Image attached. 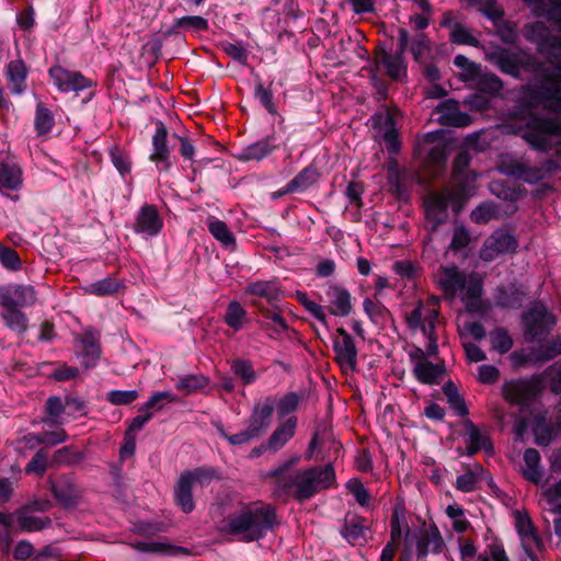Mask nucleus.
I'll list each match as a JSON object with an SVG mask.
<instances>
[{
  "label": "nucleus",
  "instance_id": "nucleus-1",
  "mask_svg": "<svg viewBox=\"0 0 561 561\" xmlns=\"http://www.w3.org/2000/svg\"><path fill=\"white\" fill-rule=\"evenodd\" d=\"M535 16L549 21L558 32L551 34L542 21L524 25L523 35L537 51L561 58V0H522ZM486 59L503 73L520 79L523 72L534 75V82L520 90L522 101L528 107H543L557 115L531 113L524 125L511 126L533 150L561 159V60H539L531 53L496 46L485 53Z\"/></svg>",
  "mask_w": 561,
  "mask_h": 561
},
{
  "label": "nucleus",
  "instance_id": "nucleus-33",
  "mask_svg": "<svg viewBox=\"0 0 561 561\" xmlns=\"http://www.w3.org/2000/svg\"><path fill=\"white\" fill-rule=\"evenodd\" d=\"M465 427V442L467 444L468 455H473L481 449L488 448L490 445L488 437L484 436L471 421L467 420Z\"/></svg>",
  "mask_w": 561,
  "mask_h": 561
},
{
  "label": "nucleus",
  "instance_id": "nucleus-52",
  "mask_svg": "<svg viewBox=\"0 0 561 561\" xmlns=\"http://www.w3.org/2000/svg\"><path fill=\"white\" fill-rule=\"evenodd\" d=\"M492 351H511L513 340L503 328H496L490 333Z\"/></svg>",
  "mask_w": 561,
  "mask_h": 561
},
{
  "label": "nucleus",
  "instance_id": "nucleus-35",
  "mask_svg": "<svg viewBox=\"0 0 561 561\" xmlns=\"http://www.w3.org/2000/svg\"><path fill=\"white\" fill-rule=\"evenodd\" d=\"M318 171L314 167L309 165L301 170L291 181L286 184L285 192H302L311 186L318 179Z\"/></svg>",
  "mask_w": 561,
  "mask_h": 561
},
{
  "label": "nucleus",
  "instance_id": "nucleus-53",
  "mask_svg": "<svg viewBox=\"0 0 561 561\" xmlns=\"http://www.w3.org/2000/svg\"><path fill=\"white\" fill-rule=\"evenodd\" d=\"M83 455L72 446H66L54 454V460L60 465H76L83 460Z\"/></svg>",
  "mask_w": 561,
  "mask_h": 561
},
{
  "label": "nucleus",
  "instance_id": "nucleus-2",
  "mask_svg": "<svg viewBox=\"0 0 561 561\" xmlns=\"http://www.w3.org/2000/svg\"><path fill=\"white\" fill-rule=\"evenodd\" d=\"M298 460V457H293L266 474L274 480L277 496L291 497L302 503L335 484V470L331 463L290 470Z\"/></svg>",
  "mask_w": 561,
  "mask_h": 561
},
{
  "label": "nucleus",
  "instance_id": "nucleus-22",
  "mask_svg": "<svg viewBox=\"0 0 561 561\" xmlns=\"http://www.w3.org/2000/svg\"><path fill=\"white\" fill-rule=\"evenodd\" d=\"M444 547L443 537L437 527L424 529L415 536L417 558H425L430 552L439 553Z\"/></svg>",
  "mask_w": 561,
  "mask_h": 561
},
{
  "label": "nucleus",
  "instance_id": "nucleus-16",
  "mask_svg": "<svg viewBox=\"0 0 561 561\" xmlns=\"http://www.w3.org/2000/svg\"><path fill=\"white\" fill-rule=\"evenodd\" d=\"M163 228V219L154 205L145 204L135 216L134 232L144 239L157 237Z\"/></svg>",
  "mask_w": 561,
  "mask_h": 561
},
{
  "label": "nucleus",
  "instance_id": "nucleus-34",
  "mask_svg": "<svg viewBox=\"0 0 561 561\" xmlns=\"http://www.w3.org/2000/svg\"><path fill=\"white\" fill-rule=\"evenodd\" d=\"M366 520L358 516L346 518L344 526L341 530L342 536L351 543H356L365 539L368 529Z\"/></svg>",
  "mask_w": 561,
  "mask_h": 561
},
{
  "label": "nucleus",
  "instance_id": "nucleus-20",
  "mask_svg": "<svg viewBox=\"0 0 561 561\" xmlns=\"http://www.w3.org/2000/svg\"><path fill=\"white\" fill-rule=\"evenodd\" d=\"M150 160L156 163L160 171H168L171 165V149L168 145V130L162 122L156 126V131L152 136V151Z\"/></svg>",
  "mask_w": 561,
  "mask_h": 561
},
{
  "label": "nucleus",
  "instance_id": "nucleus-3",
  "mask_svg": "<svg viewBox=\"0 0 561 561\" xmlns=\"http://www.w3.org/2000/svg\"><path fill=\"white\" fill-rule=\"evenodd\" d=\"M435 280L446 296L460 298L468 312H485L486 306L481 298L483 278L479 273H466L456 266H440Z\"/></svg>",
  "mask_w": 561,
  "mask_h": 561
},
{
  "label": "nucleus",
  "instance_id": "nucleus-25",
  "mask_svg": "<svg viewBox=\"0 0 561 561\" xmlns=\"http://www.w3.org/2000/svg\"><path fill=\"white\" fill-rule=\"evenodd\" d=\"M459 334L463 341L465 351H480L472 342H479L485 337L484 327L473 320H459L458 322Z\"/></svg>",
  "mask_w": 561,
  "mask_h": 561
},
{
  "label": "nucleus",
  "instance_id": "nucleus-32",
  "mask_svg": "<svg viewBox=\"0 0 561 561\" xmlns=\"http://www.w3.org/2000/svg\"><path fill=\"white\" fill-rule=\"evenodd\" d=\"M7 76L11 83L12 93L22 94L26 88L27 70L25 64L20 59L10 61L7 66Z\"/></svg>",
  "mask_w": 561,
  "mask_h": 561
},
{
  "label": "nucleus",
  "instance_id": "nucleus-17",
  "mask_svg": "<svg viewBox=\"0 0 561 561\" xmlns=\"http://www.w3.org/2000/svg\"><path fill=\"white\" fill-rule=\"evenodd\" d=\"M49 76L55 87L62 93H78L92 87L91 79L78 71H71L60 66L51 67Z\"/></svg>",
  "mask_w": 561,
  "mask_h": 561
},
{
  "label": "nucleus",
  "instance_id": "nucleus-63",
  "mask_svg": "<svg viewBox=\"0 0 561 561\" xmlns=\"http://www.w3.org/2000/svg\"><path fill=\"white\" fill-rule=\"evenodd\" d=\"M231 369L245 383H250L255 380L254 369L248 362H244V360L234 362L231 366Z\"/></svg>",
  "mask_w": 561,
  "mask_h": 561
},
{
  "label": "nucleus",
  "instance_id": "nucleus-11",
  "mask_svg": "<svg viewBox=\"0 0 561 561\" xmlns=\"http://www.w3.org/2000/svg\"><path fill=\"white\" fill-rule=\"evenodd\" d=\"M463 195L459 194V191H450L448 188L430 194L425 201V217L428 224H431V230H435L436 227L445 221L448 216V208L456 204L457 201Z\"/></svg>",
  "mask_w": 561,
  "mask_h": 561
},
{
  "label": "nucleus",
  "instance_id": "nucleus-56",
  "mask_svg": "<svg viewBox=\"0 0 561 561\" xmlns=\"http://www.w3.org/2000/svg\"><path fill=\"white\" fill-rule=\"evenodd\" d=\"M47 468V455L44 449H39L33 456L32 460L25 467V472L27 474H38L43 476Z\"/></svg>",
  "mask_w": 561,
  "mask_h": 561
},
{
  "label": "nucleus",
  "instance_id": "nucleus-49",
  "mask_svg": "<svg viewBox=\"0 0 561 561\" xmlns=\"http://www.w3.org/2000/svg\"><path fill=\"white\" fill-rule=\"evenodd\" d=\"M263 325L271 336L287 331L285 320L276 311H267L265 313Z\"/></svg>",
  "mask_w": 561,
  "mask_h": 561
},
{
  "label": "nucleus",
  "instance_id": "nucleus-30",
  "mask_svg": "<svg viewBox=\"0 0 561 561\" xmlns=\"http://www.w3.org/2000/svg\"><path fill=\"white\" fill-rule=\"evenodd\" d=\"M524 466L522 468L523 477L535 483L538 484L542 479V469L540 467V454L535 448H527L524 453Z\"/></svg>",
  "mask_w": 561,
  "mask_h": 561
},
{
  "label": "nucleus",
  "instance_id": "nucleus-28",
  "mask_svg": "<svg viewBox=\"0 0 561 561\" xmlns=\"http://www.w3.org/2000/svg\"><path fill=\"white\" fill-rule=\"evenodd\" d=\"M274 142L275 137L267 136L262 140L251 144L242 149L239 153V159L242 161H260L274 151L276 148Z\"/></svg>",
  "mask_w": 561,
  "mask_h": 561
},
{
  "label": "nucleus",
  "instance_id": "nucleus-42",
  "mask_svg": "<svg viewBox=\"0 0 561 561\" xmlns=\"http://www.w3.org/2000/svg\"><path fill=\"white\" fill-rule=\"evenodd\" d=\"M4 323L13 331L23 332L27 328V318L19 308L13 306H1Z\"/></svg>",
  "mask_w": 561,
  "mask_h": 561
},
{
  "label": "nucleus",
  "instance_id": "nucleus-21",
  "mask_svg": "<svg viewBox=\"0 0 561 561\" xmlns=\"http://www.w3.org/2000/svg\"><path fill=\"white\" fill-rule=\"evenodd\" d=\"M274 408L275 400L270 397L254 405L253 411L249 417L247 428L255 437H260L268 428Z\"/></svg>",
  "mask_w": 561,
  "mask_h": 561
},
{
  "label": "nucleus",
  "instance_id": "nucleus-24",
  "mask_svg": "<svg viewBox=\"0 0 561 561\" xmlns=\"http://www.w3.org/2000/svg\"><path fill=\"white\" fill-rule=\"evenodd\" d=\"M439 114V119L443 124L456 127L468 126L470 124V116L459 110L458 102L454 100H445L436 107Z\"/></svg>",
  "mask_w": 561,
  "mask_h": 561
},
{
  "label": "nucleus",
  "instance_id": "nucleus-31",
  "mask_svg": "<svg viewBox=\"0 0 561 561\" xmlns=\"http://www.w3.org/2000/svg\"><path fill=\"white\" fill-rule=\"evenodd\" d=\"M51 492L55 499L62 505L75 506L80 497V492L69 479H62L58 482H50Z\"/></svg>",
  "mask_w": 561,
  "mask_h": 561
},
{
  "label": "nucleus",
  "instance_id": "nucleus-8",
  "mask_svg": "<svg viewBox=\"0 0 561 561\" xmlns=\"http://www.w3.org/2000/svg\"><path fill=\"white\" fill-rule=\"evenodd\" d=\"M557 324L556 316L541 302L533 304L522 314L524 336L528 342H542Z\"/></svg>",
  "mask_w": 561,
  "mask_h": 561
},
{
  "label": "nucleus",
  "instance_id": "nucleus-44",
  "mask_svg": "<svg viewBox=\"0 0 561 561\" xmlns=\"http://www.w3.org/2000/svg\"><path fill=\"white\" fill-rule=\"evenodd\" d=\"M449 39L456 45H469L472 47H479L480 41L471 32L470 28L461 23H455L451 27Z\"/></svg>",
  "mask_w": 561,
  "mask_h": 561
},
{
  "label": "nucleus",
  "instance_id": "nucleus-55",
  "mask_svg": "<svg viewBox=\"0 0 561 561\" xmlns=\"http://www.w3.org/2000/svg\"><path fill=\"white\" fill-rule=\"evenodd\" d=\"M381 62L391 78L398 79L401 76L403 71V61L400 56L385 54L381 58Z\"/></svg>",
  "mask_w": 561,
  "mask_h": 561
},
{
  "label": "nucleus",
  "instance_id": "nucleus-46",
  "mask_svg": "<svg viewBox=\"0 0 561 561\" xmlns=\"http://www.w3.org/2000/svg\"><path fill=\"white\" fill-rule=\"evenodd\" d=\"M207 385L208 379L203 375H185L179 379L175 387L184 396H188L205 388Z\"/></svg>",
  "mask_w": 561,
  "mask_h": 561
},
{
  "label": "nucleus",
  "instance_id": "nucleus-9",
  "mask_svg": "<svg viewBox=\"0 0 561 561\" xmlns=\"http://www.w3.org/2000/svg\"><path fill=\"white\" fill-rule=\"evenodd\" d=\"M400 117L401 112L399 110H387L371 117L373 126L377 129L378 137L383 140L386 149L391 156L398 154L401 150L398 129Z\"/></svg>",
  "mask_w": 561,
  "mask_h": 561
},
{
  "label": "nucleus",
  "instance_id": "nucleus-6",
  "mask_svg": "<svg viewBox=\"0 0 561 561\" xmlns=\"http://www.w3.org/2000/svg\"><path fill=\"white\" fill-rule=\"evenodd\" d=\"M559 169L560 165L554 159L549 158L531 163L528 156L516 152L501 154L496 164L500 173L530 185L543 181Z\"/></svg>",
  "mask_w": 561,
  "mask_h": 561
},
{
  "label": "nucleus",
  "instance_id": "nucleus-26",
  "mask_svg": "<svg viewBox=\"0 0 561 561\" xmlns=\"http://www.w3.org/2000/svg\"><path fill=\"white\" fill-rule=\"evenodd\" d=\"M296 426L297 419L295 416H290L280 423L266 442L267 448L274 453L283 448L294 437Z\"/></svg>",
  "mask_w": 561,
  "mask_h": 561
},
{
  "label": "nucleus",
  "instance_id": "nucleus-5",
  "mask_svg": "<svg viewBox=\"0 0 561 561\" xmlns=\"http://www.w3.org/2000/svg\"><path fill=\"white\" fill-rule=\"evenodd\" d=\"M439 298L432 296L425 301L419 300L407 307L404 320L408 329L413 333H420L425 341V351H438L445 347V342H439L442 328L438 319Z\"/></svg>",
  "mask_w": 561,
  "mask_h": 561
},
{
  "label": "nucleus",
  "instance_id": "nucleus-40",
  "mask_svg": "<svg viewBox=\"0 0 561 561\" xmlns=\"http://www.w3.org/2000/svg\"><path fill=\"white\" fill-rule=\"evenodd\" d=\"M207 227L210 234L224 247L228 248L234 244L236 239L232 232L229 230L228 226L222 220H219L215 217H209L207 219Z\"/></svg>",
  "mask_w": 561,
  "mask_h": 561
},
{
  "label": "nucleus",
  "instance_id": "nucleus-51",
  "mask_svg": "<svg viewBox=\"0 0 561 561\" xmlns=\"http://www.w3.org/2000/svg\"><path fill=\"white\" fill-rule=\"evenodd\" d=\"M111 161L119 172L121 175L125 176L131 170L129 156L118 147H113L110 150Z\"/></svg>",
  "mask_w": 561,
  "mask_h": 561
},
{
  "label": "nucleus",
  "instance_id": "nucleus-15",
  "mask_svg": "<svg viewBox=\"0 0 561 561\" xmlns=\"http://www.w3.org/2000/svg\"><path fill=\"white\" fill-rule=\"evenodd\" d=\"M320 300L325 304L330 314L335 317H347L353 309L350 291L345 287L333 283H328L323 286Z\"/></svg>",
  "mask_w": 561,
  "mask_h": 561
},
{
  "label": "nucleus",
  "instance_id": "nucleus-19",
  "mask_svg": "<svg viewBox=\"0 0 561 561\" xmlns=\"http://www.w3.org/2000/svg\"><path fill=\"white\" fill-rule=\"evenodd\" d=\"M36 300V290L31 285L0 287V306L31 307Z\"/></svg>",
  "mask_w": 561,
  "mask_h": 561
},
{
  "label": "nucleus",
  "instance_id": "nucleus-54",
  "mask_svg": "<svg viewBox=\"0 0 561 561\" xmlns=\"http://www.w3.org/2000/svg\"><path fill=\"white\" fill-rule=\"evenodd\" d=\"M0 263L3 267L11 271L21 268V260L15 250L0 244Z\"/></svg>",
  "mask_w": 561,
  "mask_h": 561
},
{
  "label": "nucleus",
  "instance_id": "nucleus-39",
  "mask_svg": "<svg viewBox=\"0 0 561 561\" xmlns=\"http://www.w3.org/2000/svg\"><path fill=\"white\" fill-rule=\"evenodd\" d=\"M471 87L482 93L495 95L502 91L503 82L495 73L481 71Z\"/></svg>",
  "mask_w": 561,
  "mask_h": 561
},
{
  "label": "nucleus",
  "instance_id": "nucleus-58",
  "mask_svg": "<svg viewBox=\"0 0 561 561\" xmlns=\"http://www.w3.org/2000/svg\"><path fill=\"white\" fill-rule=\"evenodd\" d=\"M217 430L220 436L228 440L230 445H243L256 438L248 428L233 435H229L221 425H217Z\"/></svg>",
  "mask_w": 561,
  "mask_h": 561
},
{
  "label": "nucleus",
  "instance_id": "nucleus-14",
  "mask_svg": "<svg viewBox=\"0 0 561 561\" xmlns=\"http://www.w3.org/2000/svg\"><path fill=\"white\" fill-rule=\"evenodd\" d=\"M433 353H410L414 363L413 374L422 383H437L446 374L445 363L438 358H431Z\"/></svg>",
  "mask_w": 561,
  "mask_h": 561
},
{
  "label": "nucleus",
  "instance_id": "nucleus-13",
  "mask_svg": "<svg viewBox=\"0 0 561 561\" xmlns=\"http://www.w3.org/2000/svg\"><path fill=\"white\" fill-rule=\"evenodd\" d=\"M518 247L516 237L506 229H496L483 242L479 256L482 261L492 262L501 255L515 253Z\"/></svg>",
  "mask_w": 561,
  "mask_h": 561
},
{
  "label": "nucleus",
  "instance_id": "nucleus-61",
  "mask_svg": "<svg viewBox=\"0 0 561 561\" xmlns=\"http://www.w3.org/2000/svg\"><path fill=\"white\" fill-rule=\"evenodd\" d=\"M224 51L233 60L241 65L248 61V51L241 43H225L222 45Z\"/></svg>",
  "mask_w": 561,
  "mask_h": 561
},
{
  "label": "nucleus",
  "instance_id": "nucleus-4",
  "mask_svg": "<svg viewBox=\"0 0 561 561\" xmlns=\"http://www.w3.org/2000/svg\"><path fill=\"white\" fill-rule=\"evenodd\" d=\"M276 524V510L271 504L252 503L243 506L220 528L221 534L251 542L263 538Z\"/></svg>",
  "mask_w": 561,
  "mask_h": 561
},
{
  "label": "nucleus",
  "instance_id": "nucleus-47",
  "mask_svg": "<svg viewBox=\"0 0 561 561\" xmlns=\"http://www.w3.org/2000/svg\"><path fill=\"white\" fill-rule=\"evenodd\" d=\"M46 413L47 416L43 420L45 424L58 425L61 424L60 415L65 411V404L59 397H49L46 401Z\"/></svg>",
  "mask_w": 561,
  "mask_h": 561
},
{
  "label": "nucleus",
  "instance_id": "nucleus-48",
  "mask_svg": "<svg viewBox=\"0 0 561 561\" xmlns=\"http://www.w3.org/2000/svg\"><path fill=\"white\" fill-rule=\"evenodd\" d=\"M245 291L251 295H257L260 297L273 299L277 295L278 287L276 282L273 280H257L250 283L247 286Z\"/></svg>",
  "mask_w": 561,
  "mask_h": 561
},
{
  "label": "nucleus",
  "instance_id": "nucleus-62",
  "mask_svg": "<svg viewBox=\"0 0 561 561\" xmlns=\"http://www.w3.org/2000/svg\"><path fill=\"white\" fill-rule=\"evenodd\" d=\"M347 488L360 506L369 505L370 495L362 482L358 480H352L348 482Z\"/></svg>",
  "mask_w": 561,
  "mask_h": 561
},
{
  "label": "nucleus",
  "instance_id": "nucleus-10",
  "mask_svg": "<svg viewBox=\"0 0 561 561\" xmlns=\"http://www.w3.org/2000/svg\"><path fill=\"white\" fill-rule=\"evenodd\" d=\"M51 504L48 500L34 501L14 512L18 529L22 533L41 531L51 525L48 516H37L36 513L47 512Z\"/></svg>",
  "mask_w": 561,
  "mask_h": 561
},
{
  "label": "nucleus",
  "instance_id": "nucleus-29",
  "mask_svg": "<svg viewBox=\"0 0 561 561\" xmlns=\"http://www.w3.org/2000/svg\"><path fill=\"white\" fill-rule=\"evenodd\" d=\"M224 321L233 331H241L250 324L251 318L239 301L232 300L227 306Z\"/></svg>",
  "mask_w": 561,
  "mask_h": 561
},
{
  "label": "nucleus",
  "instance_id": "nucleus-37",
  "mask_svg": "<svg viewBox=\"0 0 561 561\" xmlns=\"http://www.w3.org/2000/svg\"><path fill=\"white\" fill-rule=\"evenodd\" d=\"M388 182L392 188L402 195L407 190L408 171L402 169L398 161L390 158L387 164Z\"/></svg>",
  "mask_w": 561,
  "mask_h": 561
},
{
  "label": "nucleus",
  "instance_id": "nucleus-59",
  "mask_svg": "<svg viewBox=\"0 0 561 561\" xmlns=\"http://www.w3.org/2000/svg\"><path fill=\"white\" fill-rule=\"evenodd\" d=\"M300 398L294 393L289 392L285 394L277 403V412L280 417H284L294 411H296L299 404Z\"/></svg>",
  "mask_w": 561,
  "mask_h": 561
},
{
  "label": "nucleus",
  "instance_id": "nucleus-57",
  "mask_svg": "<svg viewBox=\"0 0 561 561\" xmlns=\"http://www.w3.org/2000/svg\"><path fill=\"white\" fill-rule=\"evenodd\" d=\"M106 398L114 405H125L134 402L138 398V392L136 390H112Z\"/></svg>",
  "mask_w": 561,
  "mask_h": 561
},
{
  "label": "nucleus",
  "instance_id": "nucleus-60",
  "mask_svg": "<svg viewBox=\"0 0 561 561\" xmlns=\"http://www.w3.org/2000/svg\"><path fill=\"white\" fill-rule=\"evenodd\" d=\"M470 240L469 231L463 226H458L454 230L450 249L453 251L463 250L469 245Z\"/></svg>",
  "mask_w": 561,
  "mask_h": 561
},
{
  "label": "nucleus",
  "instance_id": "nucleus-27",
  "mask_svg": "<svg viewBox=\"0 0 561 561\" xmlns=\"http://www.w3.org/2000/svg\"><path fill=\"white\" fill-rule=\"evenodd\" d=\"M495 305L505 309H518L524 301V291L510 284L497 287L494 294Z\"/></svg>",
  "mask_w": 561,
  "mask_h": 561
},
{
  "label": "nucleus",
  "instance_id": "nucleus-64",
  "mask_svg": "<svg viewBox=\"0 0 561 561\" xmlns=\"http://www.w3.org/2000/svg\"><path fill=\"white\" fill-rule=\"evenodd\" d=\"M546 497L553 512L561 513V480L546 491Z\"/></svg>",
  "mask_w": 561,
  "mask_h": 561
},
{
  "label": "nucleus",
  "instance_id": "nucleus-43",
  "mask_svg": "<svg viewBox=\"0 0 561 561\" xmlns=\"http://www.w3.org/2000/svg\"><path fill=\"white\" fill-rule=\"evenodd\" d=\"M519 539L523 550L526 554L524 561H540L537 552L542 551L545 545L537 531L520 536Z\"/></svg>",
  "mask_w": 561,
  "mask_h": 561
},
{
  "label": "nucleus",
  "instance_id": "nucleus-50",
  "mask_svg": "<svg viewBox=\"0 0 561 561\" xmlns=\"http://www.w3.org/2000/svg\"><path fill=\"white\" fill-rule=\"evenodd\" d=\"M364 311L368 316V318L376 324L383 323L388 311L387 309L378 301H374L370 298H366L363 302Z\"/></svg>",
  "mask_w": 561,
  "mask_h": 561
},
{
  "label": "nucleus",
  "instance_id": "nucleus-7",
  "mask_svg": "<svg viewBox=\"0 0 561 561\" xmlns=\"http://www.w3.org/2000/svg\"><path fill=\"white\" fill-rule=\"evenodd\" d=\"M218 472L213 467H198L192 470H184L174 486V502L185 514L192 513L195 508L193 499L194 486H207L213 480L218 479Z\"/></svg>",
  "mask_w": 561,
  "mask_h": 561
},
{
  "label": "nucleus",
  "instance_id": "nucleus-23",
  "mask_svg": "<svg viewBox=\"0 0 561 561\" xmlns=\"http://www.w3.org/2000/svg\"><path fill=\"white\" fill-rule=\"evenodd\" d=\"M22 185V169L12 157H5L0 161V191L19 190Z\"/></svg>",
  "mask_w": 561,
  "mask_h": 561
},
{
  "label": "nucleus",
  "instance_id": "nucleus-36",
  "mask_svg": "<svg viewBox=\"0 0 561 561\" xmlns=\"http://www.w3.org/2000/svg\"><path fill=\"white\" fill-rule=\"evenodd\" d=\"M440 131H432L424 136L425 144L431 147L427 149V158L435 164L444 163L447 159L446 146L440 140Z\"/></svg>",
  "mask_w": 561,
  "mask_h": 561
},
{
  "label": "nucleus",
  "instance_id": "nucleus-38",
  "mask_svg": "<svg viewBox=\"0 0 561 561\" xmlns=\"http://www.w3.org/2000/svg\"><path fill=\"white\" fill-rule=\"evenodd\" d=\"M122 287V283L113 277H105L96 282L90 283L83 287L87 294L94 296H107L116 294Z\"/></svg>",
  "mask_w": 561,
  "mask_h": 561
},
{
  "label": "nucleus",
  "instance_id": "nucleus-45",
  "mask_svg": "<svg viewBox=\"0 0 561 561\" xmlns=\"http://www.w3.org/2000/svg\"><path fill=\"white\" fill-rule=\"evenodd\" d=\"M55 124L53 112L43 103H38L35 112L34 126L38 135L48 134Z\"/></svg>",
  "mask_w": 561,
  "mask_h": 561
},
{
  "label": "nucleus",
  "instance_id": "nucleus-41",
  "mask_svg": "<svg viewBox=\"0 0 561 561\" xmlns=\"http://www.w3.org/2000/svg\"><path fill=\"white\" fill-rule=\"evenodd\" d=\"M501 217V206L499 204L488 202L478 205L470 215L473 222L482 225L492 219Z\"/></svg>",
  "mask_w": 561,
  "mask_h": 561
},
{
  "label": "nucleus",
  "instance_id": "nucleus-12",
  "mask_svg": "<svg viewBox=\"0 0 561 561\" xmlns=\"http://www.w3.org/2000/svg\"><path fill=\"white\" fill-rule=\"evenodd\" d=\"M540 383L536 379L518 378L505 381L502 394L505 401L523 408L533 403L540 392Z\"/></svg>",
  "mask_w": 561,
  "mask_h": 561
},
{
  "label": "nucleus",
  "instance_id": "nucleus-18",
  "mask_svg": "<svg viewBox=\"0 0 561 561\" xmlns=\"http://www.w3.org/2000/svg\"><path fill=\"white\" fill-rule=\"evenodd\" d=\"M471 162V154L463 150L460 151L453 164L454 170V182L458 186L460 195L469 196L472 194L474 190V182L477 180V173L472 171H468V168Z\"/></svg>",
  "mask_w": 561,
  "mask_h": 561
}]
</instances>
